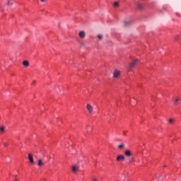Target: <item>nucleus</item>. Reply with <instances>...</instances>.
Segmentation results:
<instances>
[{
  "instance_id": "f257e3e1",
  "label": "nucleus",
  "mask_w": 181,
  "mask_h": 181,
  "mask_svg": "<svg viewBox=\"0 0 181 181\" xmlns=\"http://www.w3.org/2000/svg\"><path fill=\"white\" fill-rule=\"evenodd\" d=\"M120 76L121 71H119L118 69H115L113 72V78H119Z\"/></svg>"
},
{
  "instance_id": "f03ea898",
  "label": "nucleus",
  "mask_w": 181,
  "mask_h": 181,
  "mask_svg": "<svg viewBox=\"0 0 181 181\" xmlns=\"http://www.w3.org/2000/svg\"><path fill=\"white\" fill-rule=\"evenodd\" d=\"M139 62V60H138V59H136V60H134L133 62H132L129 65V69L132 70V69H134V67H135L136 66V64H138Z\"/></svg>"
},
{
  "instance_id": "7ed1b4c3",
  "label": "nucleus",
  "mask_w": 181,
  "mask_h": 181,
  "mask_svg": "<svg viewBox=\"0 0 181 181\" xmlns=\"http://www.w3.org/2000/svg\"><path fill=\"white\" fill-rule=\"evenodd\" d=\"M28 160L31 165H35V160H33V155L28 153Z\"/></svg>"
},
{
  "instance_id": "20e7f679",
  "label": "nucleus",
  "mask_w": 181,
  "mask_h": 181,
  "mask_svg": "<svg viewBox=\"0 0 181 181\" xmlns=\"http://www.w3.org/2000/svg\"><path fill=\"white\" fill-rule=\"evenodd\" d=\"M78 36L81 39H84L86 37V31L81 30L78 33Z\"/></svg>"
},
{
  "instance_id": "39448f33",
  "label": "nucleus",
  "mask_w": 181,
  "mask_h": 181,
  "mask_svg": "<svg viewBox=\"0 0 181 181\" xmlns=\"http://www.w3.org/2000/svg\"><path fill=\"white\" fill-rule=\"evenodd\" d=\"M117 162H122V161L125 160V156H124L122 155H119L117 157Z\"/></svg>"
},
{
  "instance_id": "423d86ee",
  "label": "nucleus",
  "mask_w": 181,
  "mask_h": 181,
  "mask_svg": "<svg viewBox=\"0 0 181 181\" xmlns=\"http://www.w3.org/2000/svg\"><path fill=\"white\" fill-rule=\"evenodd\" d=\"M138 11H144V4L141 3H138L136 5Z\"/></svg>"
},
{
  "instance_id": "0eeeda50",
  "label": "nucleus",
  "mask_w": 181,
  "mask_h": 181,
  "mask_svg": "<svg viewBox=\"0 0 181 181\" xmlns=\"http://www.w3.org/2000/svg\"><path fill=\"white\" fill-rule=\"evenodd\" d=\"M86 108H87L89 114H93V107L91 106V105L88 104L86 106Z\"/></svg>"
},
{
  "instance_id": "6e6552de",
  "label": "nucleus",
  "mask_w": 181,
  "mask_h": 181,
  "mask_svg": "<svg viewBox=\"0 0 181 181\" xmlns=\"http://www.w3.org/2000/svg\"><path fill=\"white\" fill-rule=\"evenodd\" d=\"M180 98H173L174 105H179Z\"/></svg>"
},
{
  "instance_id": "1a4fd4ad",
  "label": "nucleus",
  "mask_w": 181,
  "mask_h": 181,
  "mask_svg": "<svg viewBox=\"0 0 181 181\" xmlns=\"http://www.w3.org/2000/svg\"><path fill=\"white\" fill-rule=\"evenodd\" d=\"M72 172H73V173H77V172H78V166L73 165L72 166Z\"/></svg>"
},
{
  "instance_id": "9d476101",
  "label": "nucleus",
  "mask_w": 181,
  "mask_h": 181,
  "mask_svg": "<svg viewBox=\"0 0 181 181\" xmlns=\"http://www.w3.org/2000/svg\"><path fill=\"white\" fill-rule=\"evenodd\" d=\"M112 5L114 8H118V6H119V1H113Z\"/></svg>"
},
{
  "instance_id": "9b49d317",
  "label": "nucleus",
  "mask_w": 181,
  "mask_h": 181,
  "mask_svg": "<svg viewBox=\"0 0 181 181\" xmlns=\"http://www.w3.org/2000/svg\"><path fill=\"white\" fill-rule=\"evenodd\" d=\"M124 155H126L127 156L129 157V156H132V153H131V151L129 150H127L124 152Z\"/></svg>"
},
{
  "instance_id": "f8f14e48",
  "label": "nucleus",
  "mask_w": 181,
  "mask_h": 181,
  "mask_svg": "<svg viewBox=\"0 0 181 181\" xmlns=\"http://www.w3.org/2000/svg\"><path fill=\"white\" fill-rule=\"evenodd\" d=\"M23 64L25 67H29V61H28V60L23 61Z\"/></svg>"
},
{
  "instance_id": "ddd939ff",
  "label": "nucleus",
  "mask_w": 181,
  "mask_h": 181,
  "mask_svg": "<svg viewBox=\"0 0 181 181\" xmlns=\"http://www.w3.org/2000/svg\"><path fill=\"white\" fill-rule=\"evenodd\" d=\"M37 165L38 166L41 167V166H43V165H45V163H43L42 159H39L37 161Z\"/></svg>"
},
{
  "instance_id": "4468645a",
  "label": "nucleus",
  "mask_w": 181,
  "mask_h": 181,
  "mask_svg": "<svg viewBox=\"0 0 181 181\" xmlns=\"http://www.w3.org/2000/svg\"><path fill=\"white\" fill-rule=\"evenodd\" d=\"M5 126H0V134H4L5 132Z\"/></svg>"
},
{
  "instance_id": "2eb2a0df",
  "label": "nucleus",
  "mask_w": 181,
  "mask_h": 181,
  "mask_svg": "<svg viewBox=\"0 0 181 181\" xmlns=\"http://www.w3.org/2000/svg\"><path fill=\"white\" fill-rule=\"evenodd\" d=\"M98 40H103V39H104V35H103L102 34H99L97 36Z\"/></svg>"
},
{
  "instance_id": "dca6fc26",
  "label": "nucleus",
  "mask_w": 181,
  "mask_h": 181,
  "mask_svg": "<svg viewBox=\"0 0 181 181\" xmlns=\"http://www.w3.org/2000/svg\"><path fill=\"white\" fill-rule=\"evenodd\" d=\"M131 23H132V21H124L125 26H129V25H131Z\"/></svg>"
},
{
  "instance_id": "f3484780",
  "label": "nucleus",
  "mask_w": 181,
  "mask_h": 181,
  "mask_svg": "<svg viewBox=\"0 0 181 181\" xmlns=\"http://www.w3.org/2000/svg\"><path fill=\"white\" fill-rule=\"evenodd\" d=\"M119 149H124L125 148V144H122L118 146Z\"/></svg>"
},
{
  "instance_id": "a211bd4d",
  "label": "nucleus",
  "mask_w": 181,
  "mask_h": 181,
  "mask_svg": "<svg viewBox=\"0 0 181 181\" xmlns=\"http://www.w3.org/2000/svg\"><path fill=\"white\" fill-rule=\"evenodd\" d=\"M168 122H169V124H173V122H175V119H170L168 120Z\"/></svg>"
},
{
  "instance_id": "6ab92c4d",
  "label": "nucleus",
  "mask_w": 181,
  "mask_h": 181,
  "mask_svg": "<svg viewBox=\"0 0 181 181\" xmlns=\"http://www.w3.org/2000/svg\"><path fill=\"white\" fill-rule=\"evenodd\" d=\"M179 35H176L175 37H174V40H175V42H177V40H179Z\"/></svg>"
},
{
  "instance_id": "aec40b11",
  "label": "nucleus",
  "mask_w": 181,
  "mask_h": 181,
  "mask_svg": "<svg viewBox=\"0 0 181 181\" xmlns=\"http://www.w3.org/2000/svg\"><path fill=\"white\" fill-rule=\"evenodd\" d=\"M7 5L11 6V5H12V1H7Z\"/></svg>"
},
{
  "instance_id": "412c9836",
  "label": "nucleus",
  "mask_w": 181,
  "mask_h": 181,
  "mask_svg": "<svg viewBox=\"0 0 181 181\" xmlns=\"http://www.w3.org/2000/svg\"><path fill=\"white\" fill-rule=\"evenodd\" d=\"M3 145H4V146H5L6 148H7V146H8V143H4Z\"/></svg>"
},
{
  "instance_id": "4be33fe9",
  "label": "nucleus",
  "mask_w": 181,
  "mask_h": 181,
  "mask_svg": "<svg viewBox=\"0 0 181 181\" xmlns=\"http://www.w3.org/2000/svg\"><path fill=\"white\" fill-rule=\"evenodd\" d=\"M129 162L131 163H132V162H134V158H130L129 160Z\"/></svg>"
},
{
  "instance_id": "5701e85b",
  "label": "nucleus",
  "mask_w": 181,
  "mask_h": 181,
  "mask_svg": "<svg viewBox=\"0 0 181 181\" xmlns=\"http://www.w3.org/2000/svg\"><path fill=\"white\" fill-rule=\"evenodd\" d=\"M14 181H19V180H18L17 178H16Z\"/></svg>"
},
{
  "instance_id": "b1692460",
  "label": "nucleus",
  "mask_w": 181,
  "mask_h": 181,
  "mask_svg": "<svg viewBox=\"0 0 181 181\" xmlns=\"http://www.w3.org/2000/svg\"><path fill=\"white\" fill-rule=\"evenodd\" d=\"M41 1H45V0H41Z\"/></svg>"
}]
</instances>
